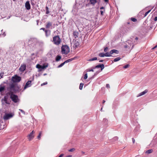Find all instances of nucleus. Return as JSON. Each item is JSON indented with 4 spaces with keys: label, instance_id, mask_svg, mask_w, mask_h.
Instances as JSON below:
<instances>
[{
    "label": "nucleus",
    "instance_id": "24",
    "mask_svg": "<svg viewBox=\"0 0 157 157\" xmlns=\"http://www.w3.org/2000/svg\"><path fill=\"white\" fill-rule=\"evenodd\" d=\"M97 58L96 57H94V58L90 59L88 60L90 61H91L94 60H97Z\"/></svg>",
    "mask_w": 157,
    "mask_h": 157
},
{
    "label": "nucleus",
    "instance_id": "29",
    "mask_svg": "<svg viewBox=\"0 0 157 157\" xmlns=\"http://www.w3.org/2000/svg\"><path fill=\"white\" fill-rule=\"evenodd\" d=\"M46 14H48L50 13V12L48 10V8L47 6H46Z\"/></svg>",
    "mask_w": 157,
    "mask_h": 157
},
{
    "label": "nucleus",
    "instance_id": "1",
    "mask_svg": "<svg viewBox=\"0 0 157 157\" xmlns=\"http://www.w3.org/2000/svg\"><path fill=\"white\" fill-rule=\"evenodd\" d=\"M9 88L10 92L8 93V94L10 96V98L14 103H17L19 101V100L17 95L14 94L13 92H15L18 90V88L14 84H10Z\"/></svg>",
    "mask_w": 157,
    "mask_h": 157
},
{
    "label": "nucleus",
    "instance_id": "32",
    "mask_svg": "<svg viewBox=\"0 0 157 157\" xmlns=\"http://www.w3.org/2000/svg\"><path fill=\"white\" fill-rule=\"evenodd\" d=\"M129 66H130V65L129 64H127L126 65H125L123 67V68L124 69L127 68Z\"/></svg>",
    "mask_w": 157,
    "mask_h": 157
},
{
    "label": "nucleus",
    "instance_id": "51",
    "mask_svg": "<svg viewBox=\"0 0 157 157\" xmlns=\"http://www.w3.org/2000/svg\"><path fill=\"white\" fill-rule=\"evenodd\" d=\"M115 140H117L118 139V137H115L114 138Z\"/></svg>",
    "mask_w": 157,
    "mask_h": 157
},
{
    "label": "nucleus",
    "instance_id": "4",
    "mask_svg": "<svg viewBox=\"0 0 157 157\" xmlns=\"http://www.w3.org/2000/svg\"><path fill=\"white\" fill-rule=\"evenodd\" d=\"M21 80V78L19 76L16 75L13 77L12 78V80L14 82H19Z\"/></svg>",
    "mask_w": 157,
    "mask_h": 157
},
{
    "label": "nucleus",
    "instance_id": "53",
    "mask_svg": "<svg viewBox=\"0 0 157 157\" xmlns=\"http://www.w3.org/2000/svg\"><path fill=\"white\" fill-rule=\"evenodd\" d=\"M135 40H138V38L137 37H136L135 38Z\"/></svg>",
    "mask_w": 157,
    "mask_h": 157
},
{
    "label": "nucleus",
    "instance_id": "3",
    "mask_svg": "<svg viewBox=\"0 0 157 157\" xmlns=\"http://www.w3.org/2000/svg\"><path fill=\"white\" fill-rule=\"evenodd\" d=\"M62 52L63 54L66 55L70 52V48L67 45H63L61 47Z\"/></svg>",
    "mask_w": 157,
    "mask_h": 157
},
{
    "label": "nucleus",
    "instance_id": "41",
    "mask_svg": "<svg viewBox=\"0 0 157 157\" xmlns=\"http://www.w3.org/2000/svg\"><path fill=\"white\" fill-rule=\"evenodd\" d=\"M19 110L23 114H25V112L22 109H20Z\"/></svg>",
    "mask_w": 157,
    "mask_h": 157
},
{
    "label": "nucleus",
    "instance_id": "64",
    "mask_svg": "<svg viewBox=\"0 0 157 157\" xmlns=\"http://www.w3.org/2000/svg\"><path fill=\"white\" fill-rule=\"evenodd\" d=\"M102 108H101V110H102Z\"/></svg>",
    "mask_w": 157,
    "mask_h": 157
},
{
    "label": "nucleus",
    "instance_id": "5",
    "mask_svg": "<svg viewBox=\"0 0 157 157\" xmlns=\"http://www.w3.org/2000/svg\"><path fill=\"white\" fill-rule=\"evenodd\" d=\"M48 67V65H41L39 64H37L36 65V67L38 69H39L40 71H41L42 70L44 69L47 67Z\"/></svg>",
    "mask_w": 157,
    "mask_h": 157
},
{
    "label": "nucleus",
    "instance_id": "6",
    "mask_svg": "<svg viewBox=\"0 0 157 157\" xmlns=\"http://www.w3.org/2000/svg\"><path fill=\"white\" fill-rule=\"evenodd\" d=\"M13 115L12 113H6L3 118L5 120H7L12 117Z\"/></svg>",
    "mask_w": 157,
    "mask_h": 157
},
{
    "label": "nucleus",
    "instance_id": "16",
    "mask_svg": "<svg viewBox=\"0 0 157 157\" xmlns=\"http://www.w3.org/2000/svg\"><path fill=\"white\" fill-rule=\"evenodd\" d=\"M147 90H145L144 91L140 93L137 96V97H139L145 94L146 93H147Z\"/></svg>",
    "mask_w": 157,
    "mask_h": 157
},
{
    "label": "nucleus",
    "instance_id": "18",
    "mask_svg": "<svg viewBox=\"0 0 157 157\" xmlns=\"http://www.w3.org/2000/svg\"><path fill=\"white\" fill-rule=\"evenodd\" d=\"M61 56L59 55H58L56 56V61H59L61 59Z\"/></svg>",
    "mask_w": 157,
    "mask_h": 157
},
{
    "label": "nucleus",
    "instance_id": "17",
    "mask_svg": "<svg viewBox=\"0 0 157 157\" xmlns=\"http://www.w3.org/2000/svg\"><path fill=\"white\" fill-rule=\"evenodd\" d=\"M73 35L74 36L75 38H76L78 37V33L77 32H74L73 33Z\"/></svg>",
    "mask_w": 157,
    "mask_h": 157
},
{
    "label": "nucleus",
    "instance_id": "54",
    "mask_svg": "<svg viewBox=\"0 0 157 157\" xmlns=\"http://www.w3.org/2000/svg\"><path fill=\"white\" fill-rule=\"evenodd\" d=\"M104 1L105 2H107L108 1V0H104Z\"/></svg>",
    "mask_w": 157,
    "mask_h": 157
},
{
    "label": "nucleus",
    "instance_id": "39",
    "mask_svg": "<svg viewBox=\"0 0 157 157\" xmlns=\"http://www.w3.org/2000/svg\"><path fill=\"white\" fill-rule=\"evenodd\" d=\"M87 78V74H86L84 75V79H86Z\"/></svg>",
    "mask_w": 157,
    "mask_h": 157
},
{
    "label": "nucleus",
    "instance_id": "14",
    "mask_svg": "<svg viewBox=\"0 0 157 157\" xmlns=\"http://www.w3.org/2000/svg\"><path fill=\"white\" fill-rule=\"evenodd\" d=\"M114 53H115L116 54H118L119 53V51L115 49L112 50L110 51V54H113Z\"/></svg>",
    "mask_w": 157,
    "mask_h": 157
},
{
    "label": "nucleus",
    "instance_id": "58",
    "mask_svg": "<svg viewBox=\"0 0 157 157\" xmlns=\"http://www.w3.org/2000/svg\"><path fill=\"white\" fill-rule=\"evenodd\" d=\"M47 75V74L46 73H45V74H44V75L45 76V75Z\"/></svg>",
    "mask_w": 157,
    "mask_h": 157
},
{
    "label": "nucleus",
    "instance_id": "15",
    "mask_svg": "<svg viewBox=\"0 0 157 157\" xmlns=\"http://www.w3.org/2000/svg\"><path fill=\"white\" fill-rule=\"evenodd\" d=\"M97 2V0H90V4H92L93 6Z\"/></svg>",
    "mask_w": 157,
    "mask_h": 157
},
{
    "label": "nucleus",
    "instance_id": "28",
    "mask_svg": "<svg viewBox=\"0 0 157 157\" xmlns=\"http://www.w3.org/2000/svg\"><path fill=\"white\" fill-rule=\"evenodd\" d=\"M84 85V84L82 83H80V86H79V89L81 90H82L83 86Z\"/></svg>",
    "mask_w": 157,
    "mask_h": 157
},
{
    "label": "nucleus",
    "instance_id": "31",
    "mask_svg": "<svg viewBox=\"0 0 157 157\" xmlns=\"http://www.w3.org/2000/svg\"><path fill=\"white\" fill-rule=\"evenodd\" d=\"M134 37H132V38H130V40H128V44H131V43L132 42V41H133V38Z\"/></svg>",
    "mask_w": 157,
    "mask_h": 157
},
{
    "label": "nucleus",
    "instance_id": "10",
    "mask_svg": "<svg viewBox=\"0 0 157 157\" xmlns=\"http://www.w3.org/2000/svg\"><path fill=\"white\" fill-rule=\"evenodd\" d=\"M31 81L29 80V81H28L26 83L24 87V89H25L27 87H30L31 85Z\"/></svg>",
    "mask_w": 157,
    "mask_h": 157
},
{
    "label": "nucleus",
    "instance_id": "8",
    "mask_svg": "<svg viewBox=\"0 0 157 157\" xmlns=\"http://www.w3.org/2000/svg\"><path fill=\"white\" fill-rule=\"evenodd\" d=\"M26 66L25 64H22L19 68V70L20 71H24L26 69Z\"/></svg>",
    "mask_w": 157,
    "mask_h": 157
},
{
    "label": "nucleus",
    "instance_id": "60",
    "mask_svg": "<svg viewBox=\"0 0 157 157\" xmlns=\"http://www.w3.org/2000/svg\"><path fill=\"white\" fill-rule=\"evenodd\" d=\"M155 47H153V48H152V49H155Z\"/></svg>",
    "mask_w": 157,
    "mask_h": 157
},
{
    "label": "nucleus",
    "instance_id": "26",
    "mask_svg": "<svg viewBox=\"0 0 157 157\" xmlns=\"http://www.w3.org/2000/svg\"><path fill=\"white\" fill-rule=\"evenodd\" d=\"M152 151V150L151 149L148 150L146 151V153L147 154H150Z\"/></svg>",
    "mask_w": 157,
    "mask_h": 157
},
{
    "label": "nucleus",
    "instance_id": "45",
    "mask_svg": "<svg viewBox=\"0 0 157 157\" xmlns=\"http://www.w3.org/2000/svg\"><path fill=\"white\" fill-rule=\"evenodd\" d=\"M40 30H43V31H45V30H46L44 28H41L40 29Z\"/></svg>",
    "mask_w": 157,
    "mask_h": 157
},
{
    "label": "nucleus",
    "instance_id": "22",
    "mask_svg": "<svg viewBox=\"0 0 157 157\" xmlns=\"http://www.w3.org/2000/svg\"><path fill=\"white\" fill-rule=\"evenodd\" d=\"M5 90L4 86H0V92H2Z\"/></svg>",
    "mask_w": 157,
    "mask_h": 157
},
{
    "label": "nucleus",
    "instance_id": "35",
    "mask_svg": "<svg viewBox=\"0 0 157 157\" xmlns=\"http://www.w3.org/2000/svg\"><path fill=\"white\" fill-rule=\"evenodd\" d=\"M109 50V48L108 47H106L104 49V51L105 52H107Z\"/></svg>",
    "mask_w": 157,
    "mask_h": 157
},
{
    "label": "nucleus",
    "instance_id": "34",
    "mask_svg": "<svg viewBox=\"0 0 157 157\" xmlns=\"http://www.w3.org/2000/svg\"><path fill=\"white\" fill-rule=\"evenodd\" d=\"M151 10H150L144 14V17H146L147 15V14L151 12Z\"/></svg>",
    "mask_w": 157,
    "mask_h": 157
},
{
    "label": "nucleus",
    "instance_id": "36",
    "mask_svg": "<svg viewBox=\"0 0 157 157\" xmlns=\"http://www.w3.org/2000/svg\"><path fill=\"white\" fill-rule=\"evenodd\" d=\"M131 20L133 22H136L137 21L136 19L134 18H131Z\"/></svg>",
    "mask_w": 157,
    "mask_h": 157
},
{
    "label": "nucleus",
    "instance_id": "55",
    "mask_svg": "<svg viewBox=\"0 0 157 157\" xmlns=\"http://www.w3.org/2000/svg\"><path fill=\"white\" fill-rule=\"evenodd\" d=\"M103 61V60H99V62H102Z\"/></svg>",
    "mask_w": 157,
    "mask_h": 157
},
{
    "label": "nucleus",
    "instance_id": "38",
    "mask_svg": "<svg viewBox=\"0 0 157 157\" xmlns=\"http://www.w3.org/2000/svg\"><path fill=\"white\" fill-rule=\"evenodd\" d=\"M75 150V148H72V149H70L69 150V151H70V152H72V151H74Z\"/></svg>",
    "mask_w": 157,
    "mask_h": 157
},
{
    "label": "nucleus",
    "instance_id": "37",
    "mask_svg": "<svg viewBox=\"0 0 157 157\" xmlns=\"http://www.w3.org/2000/svg\"><path fill=\"white\" fill-rule=\"evenodd\" d=\"M41 132H40V133L39 135H38V136H37V138L39 140L40 139V136H41Z\"/></svg>",
    "mask_w": 157,
    "mask_h": 157
},
{
    "label": "nucleus",
    "instance_id": "19",
    "mask_svg": "<svg viewBox=\"0 0 157 157\" xmlns=\"http://www.w3.org/2000/svg\"><path fill=\"white\" fill-rule=\"evenodd\" d=\"M76 47H78L79 45V43L78 40H75L74 41Z\"/></svg>",
    "mask_w": 157,
    "mask_h": 157
},
{
    "label": "nucleus",
    "instance_id": "50",
    "mask_svg": "<svg viewBox=\"0 0 157 157\" xmlns=\"http://www.w3.org/2000/svg\"><path fill=\"white\" fill-rule=\"evenodd\" d=\"M96 75V74H95L91 78V79H93L94 78V76Z\"/></svg>",
    "mask_w": 157,
    "mask_h": 157
},
{
    "label": "nucleus",
    "instance_id": "47",
    "mask_svg": "<svg viewBox=\"0 0 157 157\" xmlns=\"http://www.w3.org/2000/svg\"><path fill=\"white\" fill-rule=\"evenodd\" d=\"M154 20L155 21H157V16L156 17L154 18Z\"/></svg>",
    "mask_w": 157,
    "mask_h": 157
},
{
    "label": "nucleus",
    "instance_id": "27",
    "mask_svg": "<svg viewBox=\"0 0 157 157\" xmlns=\"http://www.w3.org/2000/svg\"><path fill=\"white\" fill-rule=\"evenodd\" d=\"M98 55L100 57H104L105 55L104 53H99Z\"/></svg>",
    "mask_w": 157,
    "mask_h": 157
},
{
    "label": "nucleus",
    "instance_id": "40",
    "mask_svg": "<svg viewBox=\"0 0 157 157\" xmlns=\"http://www.w3.org/2000/svg\"><path fill=\"white\" fill-rule=\"evenodd\" d=\"M86 71H92V72H93L94 71V70L93 69H88L87 70H86Z\"/></svg>",
    "mask_w": 157,
    "mask_h": 157
},
{
    "label": "nucleus",
    "instance_id": "12",
    "mask_svg": "<svg viewBox=\"0 0 157 157\" xmlns=\"http://www.w3.org/2000/svg\"><path fill=\"white\" fill-rule=\"evenodd\" d=\"M101 68V70L102 71L104 68V66L103 64H99L96 66L95 68Z\"/></svg>",
    "mask_w": 157,
    "mask_h": 157
},
{
    "label": "nucleus",
    "instance_id": "57",
    "mask_svg": "<svg viewBox=\"0 0 157 157\" xmlns=\"http://www.w3.org/2000/svg\"><path fill=\"white\" fill-rule=\"evenodd\" d=\"M105 100H103V103H105Z\"/></svg>",
    "mask_w": 157,
    "mask_h": 157
},
{
    "label": "nucleus",
    "instance_id": "11",
    "mask_svg": "<svg viewBox=\"0 0 157 157\" xmlns=\"http://www.w3.org/2000/svg\"><path fill=\"white\" fill-rule=\"evenodd\" d=\"M25 7L26 9L29 10L30 9V5L29 1H27L25 3Z\"/></svg>",
    "mask_w": 157,
    "mask_h": 157
},
{
    "label": "nucleus",
    "instance_id": "7",
    "mask_svg": "<svg viewBox=\"0 0 157 157\" xmlns=\"http://www.w3.org/2000/svg\"><path fill=\"white\" fill-rule=\"evenodd\" d=\"M52 23L50 21H48L45 24V27L46 29H50L52 27Z\"/></svg>",
    "mask_w": 157,
    "mask_h": 157
},
{
    "label": "nucleus",
    "instance_id": "61",
    "mask_svg": "<svg viewBox=\"0 0 157 157\" xmlns=\"http://www.w3.org/2000/svg\"><path fill=\"white\" fill-rule=\"evenodd\" d=\"M155 47H153V48H152V49H155Z\"/></svg>",
    "mask_w": 157,
    "mask_h": 157
},
{
    "label": "nucleus",
    "instance_id": "49",
    "mask_svg": "<svg viewBox=\"0 0 157 157\" xmlns=\"http://www.w3.org/2000/svg\"><path fill=\"white\" fill-rule=\"evenodd\" d=\"M3 75L1 74L0 75V79L2 77Z\"/></svg>",
    "mask_w": 157,
    "mask_h": 157
},
{
    "label": "nucleus",
    "instance_id": "21",
    "mask_svg": "<svg viewBox=\"0 0 157 157\" xmlns=\"http://www.w3.org/2000/svg\"><path fill=\"white\" fill-rule=\"evenodd\" d=\"M74 59H75V58H71V59H67V60L65 61L64 62H65V63H67L68 62H70L71 61L73 60H74Z\"/></svg>",
    "mask_w": 157,
    "mask_h": 157
},
{
    "label": "nucleus",
    "instance_id": "13",
    "mask_svg": "<svg viewBox=\"0 0 157 157\" xmlns=\"http://www.w3.org/2000/svg\"><path fill=\"white\" fill-rule=\"evenodd\" d=\"M51 31L49 30H45V36L46 37H48L51 34Z\"/></svg>",
    "mask_w": 157,
    "mask_h": 157
},
{
    "label": "nucleus",
    "instance_id": "62",
    "mask_svg": "<svg viewBox=\"0 0 157 157\" xmlns=\"http://www.w3.org/2000/svg\"><path fill=\"white\" fill-rule=\"evenodd\" d=\"M82 153L83 154H84L85 153H84V152L82 151Z\"/></svg>",
    "mask_w": 157,
    "mask_h": 157
},
{
    "label": "nucleus",
    "instance_id": "52",
    "mask_svg": "<svg viewBox=\"0 0 157 157\" xmlns=\"http://www.w3.org/2000/svg\"><path fill=\"white\" fill-rule=\"evenodd\" d=\"M104 9V7H101L100 8V10H102Z\"/></svg>",
    "mask_w": 157,
    "mask_h": 157
},
{
    "label": "nucleus",
    "instance_id": "43",
    "mask_svg": "<svg viewBox=\"0 0 157 157\" xmlns=\"http://www.w3.org/2000/svg\"><path fill=\"white\" fill-rule=\"evenodd\" d=\"M106 87H107V88H109L110 86H109V84H107L106 85Z\"/></svg>",
    "mask_w": 157,
    "mask_h": 157
},
{
    "label": "nucleus",
    "instance_id": "46",
    "mask_svg": "<svg viewBox=\"0 0 157 157\" xmlns=\"http://www.w3.org/2000/svg\"><path fill=\"white\" fill-rule=\"evenodd\" d=\"M100 12H101V15H103V11H102V10H101L100 11Z\"/></svg>",
    "mask_w": 157,
    "mask_h": 157
},
{
    "label": "nucleus",
    "instance_id": "33",
    "mask_svg": "<svg viewBox=\"0 0 157 157\" xmlns=\"http://www.w3.org/2000/svg\"><path fill=\"white\" fill-rule=\"evenodd\" d=\"M108 120L106 119H104L103 120V122L105 123V124L107 123Z\"/></svg>",
    "mask_w": 157,
    "mask_h": 157
},
{
    "label": "nucleus",
    "instance_id": "42",
    "mask_svg": "<svg viewBox=\"0 0 157 157\" xmlns=\"http://www.w3.org/2000/svg\"><path fill=\"white\" fill-rule=\"evenodd\" d=\"M47 84V82H45L44 83H43L42 84H41V86H42L43 85H46V84Z\"/></svg>",
    "mask_w": 157,
    "mask_h": 157
},
{
    "label": "nucleus",
    "instance_id": "59",
    "mask_svg": "<svg viewBox=\"0 0 157 157\" xmlns=\"http://www.w3.org/2000/svg\"><path fill=\"white\" fill-rule=\"evenodd\" d=\"M155 48H156L157 47V45L154 47Z\"/></svg>",
    "mask_w": 157,
    "mask_h": 157
},
{
    "label": "nucleus",
    "instance_id": "44",
    "mask_svg": "<svg viewBox=\"0 0 157 157\" xmlns=\"http://www.w3.org/2000/svg\"><path fill=\"white\" fill-rule=\"evenodd\" d=\"M132 139L133 143H134L135 142V140L134 139V138H132Z\"/></svg>",
    "mask_w": 157,
    "mask_h": 157
},
{
    "label": "nucleus",
    "instance_id": "2",
    "mask_svg": "<svg viewBox=\"0 0 157 157\" xmlns=\"http://www.w3.org/2000/svg\"><path fill=\"white\" fill-rule=\"evenodd\" d=\"M52 42L55 44L58 45L61 42V40L59 36L57 35L53 37Z\"/></svg>",
    "mask_w": 157,
    "mask_h": 157
},
{
    "label": "nucleus",
    "instance_id": "56",
    "mask_svg": "<svg viewBox=\"0 0 157 157\" xmlns=\"http://www.w3.org/2000/svg\"><path fill=\"white\" fill-rule=\"evenodd\" d=\"M71 156H72L71 155H68V156H67L66 157H71Z\"/></svg>",
    "mask_w": 157,
    "mask_h": 157
},
{
    "label": "nucleus",
    "instance_id": "9",
    "mask_svg": "<svg viewBox=\"0 0 157 157\" xmlns=\"http://www.w3.org/2000/svg\"><path fill=\"white\" fill-rule=\"evenodd\" d=\"M33 133L34 131L33 130L28 136V139H29V140H31L34 138V136L33 135Z\"/></svg>",
    "mask_w": 157,
    "mask_h": 157
},
{
    "label": "nucleus",
    "instance_id": "25",
    "mask_svg": "<svg viewBox=\"0 0 157 157\" xmlns=\"http://www.w3.org/2000/svg\"><path fill=\"white\" fill-rule=\"evenodd\" d=\"M121 59V58L120 57H117L114 59L113 60V61L115 62H116L119 61Z\"/></svg>",
    "mask_w": 157,
    "mask_h": 157
},
{
    "label": "nucleus",
    "instance_id": "23",
    "mask_svg": "<svg viewBox=\"0 0 157 157\" xmlns=\"http://www.w3.org/2000/svg\"><path fill=\"white\" fill-rule=\"evenodd\" d=\"M4 101L7 104H10V103L7 101V98L6 97H5L4 98Z\"/></svg>",
    "mask_w": 157,
    "mask_h": 157
},
{
    "label": "nucleus",
    "instance_id": "63",
    "mask_svg": "<svg viewBox=\"0 0 157 157\" xmlns=\"http://www.w3.org/2000/svg\"><path fill=\"white\" fill-rule=\"evenodd\" d=\"M125 48H127V46H125Z\"/></svg>",
    "mask_w": 157,
    "mask_h": 157
},
{
    "label": "nucleus",
    "instance_id": "30",
    "mask_svg": "<svg viewBox=\"0 0 157 157\" xmlns=\"http://www.w3.org/2000/svg\"><path fill=\"white\" fill-rule=\"evenodd\" d=\"M65 62H63V63H61L60 64L58 67V68H59V67H62V66H63L65 64Z\"/></svg>",
    "mask_w": 157,
    "mask_h": 157
},
{
    "label": "nucleus",
    "instance_id": "48",
    "mask_svg": "<svg viewBox=\"0 0 157 157\" xmlns=\"http://www.w3.org/2000/svg\"><path fill=\"white\" fill-rule=\"evenodd\" d=\"M63 155V154H61L59 156V157H62Z\"/></svg>",
    "mask_w": 157,
    "mask_h": 157
},
{
    "label": "nucleus",
    "instance_id": "20",
    "mask_svg": "<svg viewBox=\"0 0 157 157\" xmlns=\"http://www.w3.org/2000/svg\"><path fill=\"white\" fill-rule=\"evenodd\" d=\"M105 56H106V57H109L112 56L111 55L112 54H110V52H107L105 54Z\"/></svg>",
    "mask_w": 157,
    "mask_h": 157
}]
</instances>
